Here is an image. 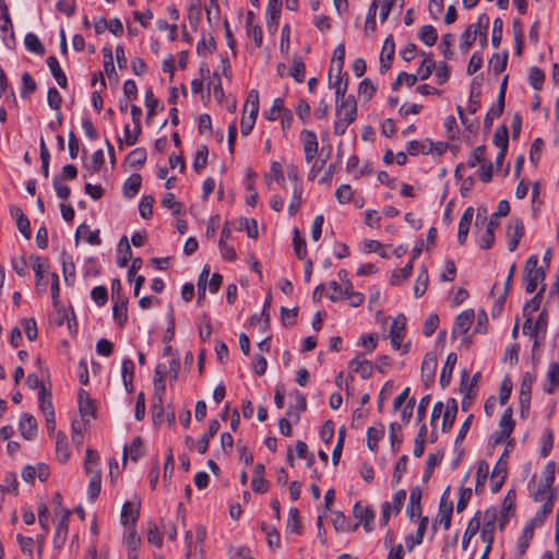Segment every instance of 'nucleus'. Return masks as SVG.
<instances>
[{
  "label": "nucleus",
  "instance_id": "dca6fc26",
  "mask_svg": "<svg viewBox=\"0 0 559 559\" xmlns=\"http://www.w3.org/2000/svg\"><path fill=\"white\" fill-rule=\"evenodd\" d=\"M354 515L364 524L366 532H370L372 522L374 520V512L368 506H362L360 502H356L354 506Z\"/></svg>",
  "mask_w": 559,
  "mask_h": 559
},
{
  "label": "nucleus",
  "instance_id": "a211bd4d",
  "mask_svg": "<svg viewBox=\"0 0 559 559\" xmlns=\"http://www.w3.org/2000/svg\"><path fill=\"white\" fill-rule=\"evenodd\" d=\"M474 216V209L472 206H468L465 209L460 223H459V230H457V241L460 245H465L467 240V235L469 231V227L473 221Z\"/></svg>",
  "mask_w": 559,
  "mask_h": 559
},
{
  "label": "nucleus",
  "instance_id": "4468645a",
  "mask_svg": "<svg viewBox=\"0 0 559 559\" xmlns=\"http://www.w3.org/2000/svg\"><path fill=\"white\" fill-rule=\"evenodd\" d=\"M139 511H140V503L139 502H132L127 501L123 503L121 509V523L129 527L134 526L138 518H139Z\"/></svg>",
  "mask_w": 559,
  "mask_h": 559
},
{
  "label": "nucleus",
  "instance_id": "7ed1b4c3",
  "mask_svg": "<svg viewBox=\"0 0 559 559\" xmlns=\"http://www.w3.org/2000/svg\"><path fill=\"white\" fill-rule=\"evenodd\" d=\"M528 491L531 497L536 502H544V501H555L556 499V490L552 486L548 484H544L540 480H536L535 477H533L528 481Z\"/></svg>",
  "mask_w": 559,
  "mask_h": 559
},
{
  "label": "nucleus",
  "instance_id": "6e6d98bb",
  "mask_svg": "<svg viewBox=\"0 0 559 559\" xmlns=\"http://www.w3.org/2000/svg\"><path fill=\"white\" fill-rule=\"evenodd\" d=\"M127 454H129L133 461H136L140 456H142L143 444L139 437L133 439L129 448H124L123 461H126Z\"/></svg>",
  "mask_w": 559,
  "mask_h": 559
},
{
  "label": "nucleus",
  "instance_id": "de8ad7c7",
  "mask_svg": "<svg viewBox=\"0 0 559 559\" xmlns=\"http://www.w3.org/2000/svg\"><path fill=\"white\" fill-rule=\"evenodd\" d=\"M420 40L427 46H433L438 39L437 29L432 25H424L419 31Z\"/></svg>",
  "mask_w": 559,
  "mask_h": 559
},
{
  "label": "nucleus",
  "instance_id": "473e14b6",
  "mask_svg": "<svg viewBox=\"0 0 559 559\" xmlns=\"http://www.w3.org/2000/svg\"><path fill=\"white\" fill-rule=\"evenodd\" d=\"M457 356L455 353H450L445 359L440 374L441 386H447L451 381L453 369L456 365Z\"/></svg>",
  "mask_w": 559,
  "mask_h": 559
},
{
  "label": "nucleus",
  "instance_id": "79ce46f5",
  "mask_svg": "<svg viewBox=\"0 0 559 559\" xmlns=\"http://www.w3.org/2000/svg\"><path fill=\"white\" fill-rule=\"evenodd\" d=\"M428 283H429L428 271L425 266H423L417 275L415 286H414V295L416 298H419L425 294V292L427 290V287H428Z\"/></svg>",
  "mask_w": 559,
  "mask_h": 559
},
{
  "label": "nucleus",
  "instance_id": "69168bd1",
  "mask_svg": "<svg viewBox=\"0 0 559 559\" xmlns=\"http://www.w3.org/2000/svg\"><path fill=\"white\" fill-rule=\"evenodd\" d=\"M413 271V263L409 261L405 266L400 269L396 273H394L391 277L392 285H400L404 281H406Z\"/></svg>",
  "mask_w": 559,
  "mask_h": 559
},
{
  "label": "nucleus",
  "instance_id": "bb28decb",
  "mask_svg": "<svg viewBox=\"0 0 559 559\" xmlns=\"http://www.w3.org/2000/svg\"><path fill=\"white\" fill-rule=\"evenodd\" d=\"M428 519L423 518L415 534H409L405 538V546L408 551H412L415 546L423 543L424 535L427 528Z\"/></svg>",
  "mask_w": 559,
  "mask_h": 559
},
{
  "label": "nucleus",
  "instance_id": "5fc2aeb1",
  "mask_svg": "<svg viewBox=\"0 0 559 559\" xmlns=\"http://www.w3.org/2000/svg\"><path fill=\"white\" fill-rule=\"evenodd\" d=\"M302 187L301 185H295L294 186V191H293V195H292V200L289 202V205H288V213L289 215H295L297 213V211L299 210L300 205H301V202H302Z\"/></svg>",
  "mask_w": 559,
  "mask_h": 559
},
{
  "label": "nucleus",
  "instance_id": "338daca9",
  "mask_svg": "<svg viewBox=\"0 0 559 559\" xmlns=\"http://www.w3.org/2000/svg\"><path fill=\"white\" fill-rule=\"evenodd\" d=\"M239 230H246L250 238H257L259 235L258 223L255 219L241 218L239 221Z\"/></svg>",
  "mask_w": 559,
  "mask_h": 559
},
{
  "label": "nucleus",
  "instance_id": "aec40b11",
  "mask_svg": "<svg viewBox=\"0 0 559 559\" xmlns=\"http://www.w3.org/2000/svg\"><path fill=\"white\" fill-rule=\"evenodd\" d=\"M457 414V402L455 399H449L443 409L442 414V430L449 431L454 421Z\"/></svg>",
  "mask_w": 559,
  "mask_h": 559
},
{
  "label": "nucleus",
  "instance_id": "2f4dec72",
  "mask_svg": "<svg viewBox=\"0 0 559 559\" xmlns=\"http://www.w3.org/2000/svg\"><path fill=\"white\" fill-rule=\"evenodd\" d=\"M559 385V364L551 362L547 370V382L544 384V391L552 393Z\"/></svg>",
  "mask_w": 559,
  "mask_h": 559
},
{
  "label": "nucleus",
  "instance_id": "c03bdc74",
  "mask_svg": "<svg viewBox=\"0 0 559 559\" xmlns=\"http://www.w3.org/2000/svg\"><path fill=\"white\" fill-rule=\"evenodd\" d=\"M248 112L249 115L258 117L259 112V92L257 90H251L248 93L247 100L245 104L243 114Z\"/></svg>",
  "mask_w": 559,
  "mask_h": 559
},
{
  "label": "nucleus",
  "instance_id": "72a5a7b5",
  "mask_svg": "<svg viewBox=\"0 0 559 559\" xmlns=\"http://www.w3.org/2000/svg\"><path fill=\"white\" fill-rule=\"evenodd\" d=\"M349 368L362 379H368L372 373V364L369 360L356 357L350 360Z\"/></svg>",
  "mask_w": 559,
  "mask_h": 559
},
{
  "label": "nucleus",
  "instance_id": "bf43d9fd",
  "mask_svg": "<svg viewBox=\"0 0 559 559\" xmlns=\"http://www.w3.org/2000/svg\"><path fill=\"white\" fill-rule=\"evenodd\" d=\"M119 258H118V265L119 266H126L129 260L131 259V248L128 242L127 237H122V239L119 242Z\"/></svg>",
  "mask_w": 559,
  "mask_h": 559
},
{
  "label": "nucleus",
  "instance_id": "8fccbe9b",
  "mask_svg": "<svg viewBox=\"0 0 559 559\" xmlns=\"http://www.w3.org/2000/svg\"><path fill=\"white\" fill-rule=\"evenodd\" d=\"M290 75L295 79L296 82L302 83L306 78V67L300 57L295 56L293 59V67L290 70Z\"/></svg>",
  "mask_w": 559,
  "mask_h": 559
},
{
  "label": "nucleus",
  "instance_id": "774afa93",
  "mask_svg": "<svg viewBox=\"0 0 559 559\" xmlns=\"http://www.w3.org/2000/svg\"><path fill=\"white\" fill-rule=\"evenodd\" d=\"M153 204H154V198L152 195H145L142 198L140 204H139V211L140 215L147 219L153 214Z\"/></svg>",
  "mask_w": 559,
  "mask_h": 559
},
{
  "label": "nucleus",
  "instance_id": "a18cd8bd",
  "mask_svg": "<svg viewBox=\"0 0 559 559\" xmlns=\"http://www.w3.org/2000/svg\"><path fill=\"white\" fill-rule=\"evenodd\" d=\"M294 251L298 259L304 260L307 257L306 240L298 228L294 229L293 238Z\"/></svg>",
  "mask_w": 559,
  "mask_h": 559
},
{
  "label": "nucleus",
  "instance_id": "c85d7f7f",
  "mask_svg": "<svg viewBox=\"0 0 559 559\" xmlns=\"http://www.w3.org/2000/svg\"><path fill=\"white\" fill-rule=\"evenodd\" d=\"M47 66L49 67L50 72H51L53 79L56 80L57 84L60 87L66 88L67 85H68V80H67V76H66L64 72L62 71V69H61V67L59 64L58 59L55 56L48 57L47 58Z\"/></svg>",
  "mask_w": 559,
  "mask_h": 559
},
{
  "label": "nucleus",
  "instance_id": "680f3d73",
  "mask_svg": "<svg viewBox=\"0 0 559 559\" xmlns=\"http://www.w3.org/2000/svg\"><path fill=\"white\" fill-rule=\"evenodd\" d=\"M478 516L480 520V526L495 528L498 516V509L493 507L489 508L481 515L479 514Z\"/></svg>",
  "mask_w": 559,
  "mask_h": 559
},
{
  "label": "nucleus",
  "instance_id": "e433bc0d",
  "mask_svg": "<svg viewBox=\"0 0 559 559\" xmlns=\"http://www.w3.org/2000/svg\"><path fill=\"white\" fill-rule=\"evenodd\" d=\"M79 408L83 418L93 417L95 413L94 404L84 390L79 392Z\"/></svg>",
  "mask_w": 559,
  "mask_h": 559
},
{
  "label": "nucleus",
  "instance_id": "423d86ee",
  "mask_svg": "<svg viewBox=\"0 0 559 559\" xmlns=\"http://www.w3.org/2000/svg\"><path fill=\"white\" fill-rule=\"evenodd\" d=\"M33 271L35 273L36 278V287L38 293L44 294L47 288V282L45 281V274H49V262L47 259H43L39 257L33 258Z\"/></svg>",
  "mask_w": 559,
  "mask_h": 559
},
{
  "label": "nucleus",
  "instance_id": "ddd939ff",
  "mask_svg": "<svg viewBox=\"0 0 559 559\" xmlns=\"http://www.w3.org/2000/svg\"><path fill=\"white\" fill-rule=\"evenodd\" d=\"M329 87L335 91L336 102H340V98L347 97V73L343 74L331 73L329 72Z\"/></svg>",
  "mask_w": 559,
  "mask_h": 559
},
{
  "label": "nucleus",
  "instance_id": "f257e3e1",
  "mask_svg": "<svg viewBox=\"0 0 559 559\" xmlns=\"http://www.w3.org/2000/svg\"><path fill=\"white\" fill-rule=\"evenodd\" d=\"M489 19L486 14H481L478 16L477 23L469 24L464 33L461 35L460 39V48L463 52H467L469 48L474 45L477 36L480 37L481 45H486L487 43V34L486 28L488 25Z\"/></svg>",
  "mask_w": 559,
  "mask_h": 559
},
{
  "label": "nucleus",
  "instance_id": "0e129e2a",
  "mask_svg": "<svg viewBox=\"0 0 559 559\" xmlns=\"http://www.w3.org/2000/svg\"><path fill=\"white\" fill-rule=\"evenodd\" d=\"M485 150L486 147L484 145L477 146L464 164L468 168H473L477 164H483L485 162Z\"/></svg>",
  "mask_w": 559,
  "mask_h": 559
},
{
  "label": "nucleus",
  "instance_id": "393cba45",
  "mask_svg": "<svg viewBox=\"0 0 559 559\" xmlns=\"http://www.w3.org/2000/svg\"><path fill=\"white\" fill-rule=\"evenodd\" d=\"M453 511L452 502L447 503L444 496L441 498V502L439 506V512L435 522V525L440 524L443 525V528L447 531L451 525V515Z\"/></svg>",
  "mask_w": 559,
  "mask_h": 559
},
{
  "label": "nucleus",
  "instance_id": "37998d69",
  "mask_svg": "<svg viewBox=\"0 0 559 559\" xmlns=\"http://www.w3.org/2000/svg\"><path fill=\"white\" fill-rule=\"evenodd\" d=\"M141 183L142 177L139 174H133L130 176L123 186L124 195L128 198H133L139 192Z\"/></svg>",
  "mask_w": 559,
  "mask_h": 559
},
{
  "label": "nucleus",
  "instance_id": "f8f14e48",
  "mask_svg": "<svg viewBox=\"0 0 559 559\" xmlns=\"http://www.w3.org/2000/svg\"><path fill=\"white\" fill-rule=\"evenodd\" d=\"M300 138L304 145L306 160L309 163L314 158V156L318 153L319 144L317 135L313 131L302 130Z\"/></svg>",
  "mask_w": 559,
  "mask_h": 559
},
{
  "label": "nucleus",
  "instance_id": "4c0bfd02",
  "mask_svg": "<svg viewBox=\"0 0 559 559\" xmlns=\"http://www.w3.org/2000/svg\"><path fill=\"white\" fill-rule=\"evenodd\" d=\"M134 374V364L131 359L126 358L121 364V376L127 391H132V381Z\"/></svg>",
  "mask_w": 559,
  "mask_h": 559
},
{
  "label": "nucleus",
  "instance_id": "7c9ffc66",
  "mask_svg": "<svg viewBox=\"0 0 559 559\" xmlns=\"http://www.w3.org/2000/svg\"><path fill=\"white\" fill-rule=\"evenodd\" d=\"M39 408L45 417L55 415V409L51 400V393L46 390L45 385L40 386L38 392Z\"/></svg>",
  "mask_w": 559,
  "mask_h": 559
},
{
  "label": "nucleus",
  "instance_id": "864d4df0",
  "mask_svg": "<svg viewBox=\"0 0 559 559\" xmlns=\"http://www.w3.org/2000/svg\"><path fill=\"white\" fill-rule=\"evenodd\" d=\"M209 148L206 145H200L193 160V168L200 173L207 164Z\"/></svg>",
  "mask_w": 559,
  "mask_h": 559
},
{
  "label": "nucleus",
  "instance_id": "9b49d317",
  "mask_svg": "<svg viewBox=\"0 0 559 559\" xmlns=\"http://www.w3.org/2000/svg\"><path fill=\"white\" fill-rule=\"evenodd\" d=\"M535 381V377L526 372L522 377L521 386H520V408L522 411L530 409L531 396H532V386Z\"/></svg>",
  "mask_w": 559,
  "mask_h": 559
},
{
  "label": "nucleus",
  "instance_id": "13d9d810",
  "mask_svg": "<svg viewBox=\"0 0 559 559\" xmlns=\"http://www.w3.org/2000/svg\"><path fill=\"white\" fill-rule=\"evenodd\" d=\"M493 143L500 150H508L509 134L506 126L497 128L493 134Z\"/></svg>",
  "mask_w": 559,
  "mask_h": 559
},
{
  "label": "nucleus",
  "instance_id": "e2e57ef3",
  "mask_svg": "<svg viewBox=\"0 0 559 559\" xmlns=\"http://www.w3.org/2000/svg\"><path fill=\"white\" fill-rule=\"evenodd\" d=\"M418 76L417 74H409L406 72H400L395 81L392 83V88L394 91L399 90L403 83L407 86H413L417 83Z\"/></svg>",
  "mask_w": 559,
  "mask_h": 559
},
{
  "label": "nucleus",
  "instance_id": "20e7f679",
  "mask_svg": "<svg viewBox=\"0 0 559 559\" xmlns=\"http://www.w3.org/2000/svg\"><path fill=\"white\" fill-rule=\"evenodd\" d=\"M357 115V105L354 96L340 98L336 102V117L346 120L347 122H354Z\"/></svg>",
  "mask_w": 559,
  "mask_h": 559
},
{
  "label": "nucleus",
  "instance_id": "3c124183",
  "mask_svg": "<svg viewBox=\"0 0 559 559\" xmlns=\"http://www.w3.org/2000/svg\"><path fill=\"white\" fill-rule=\"evenodd\" d=\"M114 318L118 321L119 325L122 326L127 321V298H122L121 300H114Z\"/></svg>",
  "mask_w": 559,
  "mask_h": 559
},
{
  "label": "nucleus",
  "instance_id": "6ab92c4d",
  "mask_svg": "<svg viewBox=\"0 0 559 559\" xmlns=\"http://www.w3.org/2000/svg\"><path fill=\"white\" fill-rule=\"evenodd\" d=\"M70 514L71 512L66 510L57 525V530L53 536V544L57 548H61L67 540Z\"/></svg>",
  "mask_w": 559,
  "mask_h": 559
},
{
  "label": "nucleus",
  "instance_id": "c9c22d12",
  "mask_svg": "<svg viewBox=\"0 0 559 559\" xmlns=\"http://www.w3.org/2000/svg\"><path fill=\"white\" fill-rule=\"evenodd\" d=\"M432 150V143L429 140L416 141L412 140L407 143L406 152L416 156L418 154H428Z\"/></svg>",
  "mask_w": 559,
  "mask_h": 559
},
{
  "label": "nucleus",
  "instance_id": "09e8293b",
  "mask_svg": "<svg viewBox=\"0 0 559 559\" xmlns=\"http://www.w3.org/2000/svg\"><path fill=\"white\" fill-rule=\"evenodd\" d=\"M555 501H544L540 510L536 513L534 519L530 523H534V526H540L544 524L545 519L552 512Z\"/></svg>",
  "mask_w": 559,
  "mask_h": 559
},
{
  "label": "nucleus",
  "instance_id": "39448f33",
  "mask_svg": "<svg viewBox=\"0 0 559 559\" xmlns=\"http://www.w3.org/2000/svg\"><path fill=\"white\" fill-rule=\"evenodd\" d=\"M406 318L404 314H399L392 322L390 329V342L393 349L399 350L402 347V342L405 334Z\"/></svg>",
  "mask_w": 559,
  "mask_h": 559
},
{
  "label": "nucleus",
  "instance_id": "9d476101",
  "mask_svg": "<svg viewBox=\"0 0 559 559\" xmlns=\"http://www.w3.org/2000/svg\"><path fill=\"white\" fill-rule=\"evenodd\" d=\"M437 365L438 362L435 355L430 353L425 355L421 362V381L426 388L431 385L435 381Z\"/></svg>",
  "mask_w": 559,
  "mask_h": 559
},
{
  "label": "nucleus",
  "instance_id": "6e6552de",
  "mask_svg": "<svg viewBox=\"0 0 559 559\" xmlns=\"http://www.w3.org/2000/svg\"><path fill=\"white\" fill-rule=\"evenodd\" d=\"M141 117H142L141 108L136 105H132L131 106V118H132V122L134 124L133 135H130L129 124L124 126V141L128 145H134L138 141V138L141 133V126H140Z\"/></svg>",
  "mask_w": 559,
  "mask_h": 559
},
{
  "label": "nucleus",
  "instance_id": "f704fd0d",
  "mask_svg": "<svg viewBox=\"0 0 559 559\" xmlns=\"http://www.w3.org/2000/svg\"><path fill=\"white\" fill-rule=\"evenodd\" d=\"M479 512H477L468 522L462 539V548L467 549L471 539L477 534L480 528Z\"/></svg>",
  "mask_w": 559,
  "mask_h": 559
},
{
  "label": "nucleus",
  "instance_id": "412c9836",
  "mask_svg": "<svg viewBox=\"0 0 559 559\" xmlns=\"http://www.w3.org/2000/svg\"><path fill=\"white\" fill-rule=\"evenodd\" d=\"M524 234V226L522 221L515 219L508 229V248L514 251Z\"/></svg>",
  "mask_w": 559,
  "mask_h": 559
},
{
  "label": "nucleus",
  "instance_id": "4be33fe9",
  "mask_svg": "<svg viewBox=\"0 0 559 559\" xmlns=\"http://www.w3.org/2000/svg\"><path fill=\"white\" fill-rule=\"evenodd\" d=\"M219 427L217 419L210 420L207 431L197 441L195 447L199 453L204 454L207 451L210 439L217 433Z\"/></svg>",
  "mask_w": 559,
  "mask_h": 559
},
{
  "label": "nucleus",
  "instance_id": "052dcab7",
  "mask_svg": "<svg viewBox=\"0 0 559 559\" xmlns=\"http://www.w3.org/2000/svg\"><path fill=\"white\" fill-rule=\"evenodd\" d=\"M528 80L532 87L538 91L543 87L545 80L544 72L537 67H532L528 71Z\"/></svg>",
  "mask_w": 559,
  "mask_h": 559
},
{
  "label": "nucleus",
  "instance_id": "603ef678",
  "mask_svg": "<svg viewBox=\"0 0 559 559\" xmlns=\"http://www.w3.org/2000/svg\"><path fill=\"white\" fill-rule=\"evenodd\" d=\"M508 62V53H495L489 60V68L496 73L500 74L504 71Z\"/></svg>",
  "mask_w": 559,
  "mask_h": 559
},
{
  "label": "nucleus",
  "instance_id": "f03ea898",
  "mask_svg": "<svg viewBox=\"0 0 559 559\" xmlns=\"http://www.w3.org/2000/svg\"><path fill=\"white\" fill-rule=\"evenodd\" d=\"M538 257L532 254L528 257L524 267V284L527 294H533L538 286L545 280V271L543 267H538Z\"/></svg>",
  "mask_w": 559,
  "mask_h": 559
},
{
  "label": "nucleus",
  "instance_id": "ea45409f",
  "mask_svg": "<svg viewBox=\"0 0 559 559\" xmlns=\"http://www.w3.org/2000/svg\"><path fill=\"white\" fill-rule=\"evenodd\" d=\"M332 523L337 532H354L358 526V524L348 523L344 513L340 511L333 512Z\"/></svg>",
  "mask_w": 559,
  "mask_h": 559
},
{
  "label": "nucleus",
  "instance_id": "1a4fd4ad",
  "mask_svg": "<svg viewBox=\"0 0 559 559\" xmlns=\"http://www.w3.org/2000/svg\"><path fill=\"white\" fill-rule=\"evenodd\" d=\"M475 319V312L473 309H467L462 311L460 314L456 316L452 334L453 335H464L468 332L471 329L473 322Z\"/></svg>",
  "mask_w": 559,
  "mask_h": 559
},
{
  "label": "nucleus",
  "instance_id": "b1692460",
  "mask_svg": "<svg viewBox=\"0 0 559 559\" xmlns=\"http://www.w3.org/2000/svg\"><path fill=\"white\" fill-rule=\"evenodd\" d=\"M384 426L383 424L379 423L376 426L369 427L367 430V447L370 451L377 452L378 451V443L382 438L384 437Z\"/></svg>",
  "mask_w": 559,
  "mask_h": 559
},
{
  "label": "nucleus",
  "instance_id": "a878e982",
  "mask_svg": "<svg viewBox=\"0 0 559 559\" xmlns=\"http://www.w3.org/2000/svg\"><path fill=\"white\" fill-rule=\"evenodd\" d=\"M20 431L21 435L26 439L31 440L35 437L37 430L36 419L31 414H23L20 419Z\"/></svg>",
  "mask_w": 559,
  "mask_h": 559
},
{
  "label": "nucleus",
  "instance_id": "0eeeda50",
  "mask_svg": "<svg viewBox=\"0 0 559 559\" xmlns=\"http://www.w3.org/2000/svg\"><path fill=\"white\" fill-rule=\"evenodd\" d=\"M512 408L508 407L499 420V432L495 437V443H501L513 432L515 421L512 417Z\"/></svg>",
  "mask_w": 559,
  "mask_h": 559
},
{
  "label": "nucleus",
  "instance_id": "5701e85b",
  "mask_svg": "<svg viewBox=\"0 0 559 559\" xmlns=\"http://www.w3.org/2000/svg\"><path fill=\"white\" fill-rule=\"evenodd\" d=\"M534 530H535L534 523H530L528 522L524 526V528L522 531V534H521V536L518 539V545H516V547H518V558L516 559H522V557L526 552V550H527V548L530 546V543L533 539Z\"/></svg>",
  "mask_w": 559,
  "mask_h": 559
},
{
  "label": "nucleus",
  "instance_id": "c756f323",
  "mask_svg": "<svg viewBox=\"0 0 559 559\" xmlns=\"http://www.w3.org/2000/svg\"><path fill=\"white\" fill-rule=\"evenodd\" d=\"M61 264L64 282L68 285H72L75 281V265L72 257L67 252H62Z\"/></svg>",
  "mask_w": 559,
  "mask_h": 559
},
{
  "label": "nucleus",
  "instance_id": "2eb2a0df",
  "mask_svg": "<svg viewBox=\"0 0 559 559\" xmlns=\"http://www.w3.org/2000/svg\"><path fill=\"white\" fill-rule=\"evenodd\" d=\"M84 471H85V474L88 475L91 478L96 475L102 476L100 456L93 449L86 450V455H85V460H84Z\"/></svg>",
  "mask_w": 559,
  "mask_h": 559
},
{
  "label": "nucleus",
  "instance_id": "a19ab883",
  "mask_svg": "<svg viewBox=\"0 0 559 559\" xmlns=\"http://www.w3.org/2000/svg\"><path fill=\"white\" fill-rule=\"evenodd\" d=\"M56 452H57V456L60 462L64 463L68 461V459L70 456V450H69L67 436L62 432L57 433Z\"/></svg>",
  "mask_w": 559,
  "mask_h": 559
},
{
  "label": "nucleus",
  "instance_id": "58836bf2",
  "mask_svg": "<svg viewBox=\"0 0 559 559\" xmlns=\"http://www.w3.org/2000/svg\"><path fill=\"white\" fill-rule=\"evenodd\" d=\"M344 60H345V46L344 44L337 45V47L334 49L333 58L330 67L331 73H341L344 67Z\"/></svg>",
  "mask_w": 559,
  "mask_h": 559
},
{
  "label": "nucleus",
  "instance_id": "49530a36",
  "mask_svg": "<svg viewBox=\"0 0 559 559\" xmlns=\"http://www.w3.org/2000/svg\"><path fill=\"white\" fill-rule=\"evenodd\" d=\"M162 205L173 211L175 216H179L183 210V205L176 200V197L171 192L164 194L162 199Z\"/></svg>",
  "mask_w": 559,
  "mask_h": 559
},
{
  "label": "nucleus",
  "instance_id": "f3484780",
  "mask_svg": "<svg viewBox=\"0 0 559 559\" xmlns=\"http://www.w3.org/2000/svg\"><path fill=\"white\" fill-rule=\"evenodd\" d=\"M395 44L393 36L390 35L383 43L381 55H380V70L381 72L386 71L391 67V61L394 57Z\"/></svg>",
  "mask_w": 559,
  "mask_h": 559
},
{
  "label": "nucleus",
  "instance_id": "4d7b16f0",
  "mask_svg": "<svg viewBox=\"0 0 559 559\" xmlns=\"http://www.w3.org/2000/svg\"><path fill=\"white\" fill-rule=\"evenodd\" d=\"M24 44H25L27 50H29V51H32L34 53L43 55L44 51H45L41 41L33 33L26 34L25 39H24Z\"/></svg>",
  "mask_w": 559,
  "mask_h": 559
},
{
  "label": "nucleus",
  "instance_id": "cd10ccee",
  "mask_svg": "<svg viewBox=\"0 0 559 559\" xmlns=\"http://www.w3.org/2000/svg\"><path fill=\"white\" fill-rule=\"evenodd\" d=\"M168 374H169V372H168L167 365L164 362L157 364V366L155 367L154 378H153L154 389H155L156 393L162 394L165 392V388H166L165 380Z\"/></svg>",
  "mask_w": 559,
  "mask_h": 559
}]
</instances>
